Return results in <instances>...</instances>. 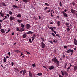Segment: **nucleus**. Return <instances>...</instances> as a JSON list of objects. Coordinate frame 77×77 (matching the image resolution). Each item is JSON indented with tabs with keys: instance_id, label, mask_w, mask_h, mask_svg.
Here are the masks:
<instances>
[{
	"instance_id": "nucleus-25",
	"label": "nucleus",
	"mask_w": 77,
	"mask_h": 77,
	"mask_svg": "<svg viewBox=\"0 0 77 77\" xmlns=\"http://www.w3.org/2000/svg\"><path fill=\"white\" fill-rule=\"evenodd\" d=\"M18 23H22V22H23V20H18L17 21Z\"/></svg>"
},
{
	"instance_id": "nucleus-23",
	"label": "nucleus",
	"mask_w": 77,
	"mask_h": 77,
	"mask_svg": "<svg viewBox=\"0 0 77 77\" xmlns=\"http://www.w3.org/2000/svg\"><path fill=\"white\" fill-rule=\"evenodd\" d=\"M20 32H23V31H24V30H25V29L24 28H20Z\"/></svg>"
},
{
	"instance_id": "nucleus-14",
	"label": "nucleus",
	"mask_w": 77,
	"mask_h": 77,
	"mask_svg": "<svg viewBox=\"0 0 77 77\" xmlns=\"http://www.w3.org/2000/svg\"><path fill=\"white\" fill-rule=\"evenodd\" d=\"M33 32L32 31H29L27 33V35H29V34H31V35H32L33 33Z\"/></svg>"
},
{
	"instance_id": "nucleus-2",
	"label": "nucleus",
	"mask_w": 77,
	"mask_h": 77,
	"mask_svg": "<svg viewBox=\"0 0 77 77\" xmlns=\"http://www.w3.org/2000/svg\"><path fill=\"white\" fill-rule=\"evenodd\" d=\"M41 45L43 48H44L45 47V45L43 42L41 43Z\"/></svg>"
},
{
	"instance_id": "nucleus-63",
	"label": "nucleus",
	"mask_w": 77,
	"mask_h": 77,
	"mask_svg": "<svg viewBox=\"0 0 77 77\" xmlns=\"http://www.w3.org/2000/svg\"><path fill=\"white\" fill-rule=\"evenodd\" d=\"M34 17L35 20H37V18L36 17H35V16H34Z\"/></svg>"
},
{
	"instance_id": "nucleus-24",
	"label": "nucleus",
	"mask_w": 77,
	"mask_h": 77,
	"mask_svg": "<svg viewBox=\"0 0 77 77\" xmlns=\"http://www.w3.org/2000/svg\"><path fill=\"white\" fill-rule=\"evenodd\" d=\"M21 27L22 28H24V25L23 23H21L20 24Z\"/></svg>"
},
{
	"instance_id": "nucleus-34",
	"label": "nucleus",
	"mask_w": 77,
	"mask_h": 77,
	"mask_svg": "<svg viewBox=\"0 0 77 77\" xmlns=\"http://www.w3.org/2000/svg\"><path fill=\"white\" fill-rule=\"evenodd\" d=\"M56 36H58V37H59V38H60V37H61L60 35H59L58 34H56Z\"/></svg>"
},
{
	"instance_id": "nucleus-19",
	"label": "nucleus",
	"mask_w": 77,
	"mask_h": 77,
	"mask_svg": "<svg viewBox=\"0 0 77 77\" xmlns=\"http://www.w3.org/2000/svg\"><path fill=\"white\" fill-rule=\"evenodd\" d=\"M29 77H32V73L30 71L29 72Z\"/></svg>"
},
{
	"instance_id": "nucleus-32",
	"label": "nucleus",
	"mask_w": 77,
	"mask_h": 77,
	"mask_svg": "<svg viewBox=\"0 0 77 77\" xmlns=\"http://www.w3.org/2000/svg\"><path fill=\"white\" fill-rule=\"evenodd\" d=\"M8 14H10V15H12L13 14H12V11H9L8 12Z\"/></svg>"
},
{
	"instance_id": "nucleus-49",
	"label": "nucleus",
	"mask_w": 77,
	"mask_h": 77,
	"mask_svg": "<svg viewBox=\"0 0 77 77\" xmlns=\"http://www.w3.org/2000/svg\"><path fill=\"white\" fill-rule=\"evenodd\" d=\"M2 27H3L1 25V23H0V29H2Z\"/></svg>"
},
{
	"instance_id": "nucleus-40",
	"label": "nucleus",
	"mask_w": 77,
	"mask_h": 77,
	"mask_svg": "<svg viewBox=\"0 0 77 77\" xmlns=\"http://www.w3.org/2000/svg\"><path fill=\"white\" fill-rule=\"evenodd\" d=\"M29 42H30V43H32V39H31V38L29 39Z\"/></svg>"
},
{
	"instance_id": "nucleus-41",
	"label": "nucleus",
	"mask_w": 77,
	"mask_h": 77,
	"mask_svg": "<svg viewBox=\"0 0 77 77\" xmlns=\"http://www.w3.org/2000/svg\"><path fill=\"white\" fill-rule=\"evenodd\" d=\"M65 55L64 54H63L62 56V59H64V58H65Z\"/></svg>"
},
{
	"instance_id": "nucleus-9",
	"label": "nucleus",
	"mask_w": 77,
	"mask_h": 77,
	"mask_svg": "<svg viewBox=\"0 0 77 77\" xmlns=\"http://www.w3.org/2000/svg\"><path fill=\"white\" fill-rule=\"evenodd\" d=\"M71 12L72 14H75V11L72 9H71Z\"/></svg>"
},
{
	"instance_id": "nucleus-8",
	"label": "nucleus",
	"mask_w": 77,
	"mask_h": 77,
	"mask_svg": "<svg viewBox=\"0 0 77 77\" xmlns=\"http://www.w3.org/2000/svg\"><path fill=\"white\" fill-rule=\"evenodd\" d=\"M74 45H77V40H76L75 38L74 39Z\"/></svg>"
},
{
	"instance_id": "nucleus-36",
	"label": "nucleus",
	"mask_w": 77,
	"mask_h": 77,
	"mask_svg": "<svg viewBox=\"0 0 77 77\" xmlns=\"http://www.w3.org/2000/svg\"><path fill=\"white\" fill-rule=\"evenodd\" d=\"M14 69L15 71H16V72H18V71H19V70H18V69L16 68H14Z\"/></svg>"
},
{
	"instance_id": "nucleus-60",
	"label": "nucleus",
	"mask_w": 77,
	"mask_h": 77,
	"mask_svg": "<svg viewBox=\"0 0 77 77\" xmlns=\"http://www.w3.org/2000/svg\"><path fill=\"white\" fill-rule=\"evenodd\" d=\"M6 58H8V59H9V56H6Z\"/></svg>"
},
{
	"instance_id": "nucleus-6",
	"label": "nucleus",
	"mask_w": 77,
	"mask_h": 77,
	"mask_svg": "<svg viewBox=\"0 0 77 77\" xmlns=\"http://www.w3.org/2000/svg\"><path fill=\"white\" fill-rule=\"evenodd\" d=\"M31 26L29 24H26V28L27 29H29L30 28Z\"/></svg>"
},
{
	"instance_id": "nucleus-56",
	"label": "nucleus",
	"mask_w": 77,
	"mask_h": 77,
	"mask_svg": "<svg viewBox=\"0 0 77 77\" xmlns=\"http://www.w3.org/2000/svg\"><path fill=\"white\" fill-rule=\"evenodd\" d=\"M6 16H7V17H9V14H7Z\"/></svg>"
},
{
	"instance_id": "nucleus-18",
	"label": "nucleus",
	"mask_w": 77,
	"mask_h": 77,
	"mask_svg": "<svg viewBox=\"0 0 77 77\" xmlns=\"http://www.w3.org/2000/svg\"><path fill=\"white\" fill-rule=\"evenodd\" d=\"M22 37L23 38H26V33L22 35Z\"/></svg>"
},
{
	"instance_id": "nucleus-1",
	"label": "nucleus",
	"mask_w": 77,
	"mask_h": 77,
	"mask_svg": "<svg viewBox=\"0 0 77 77\" xmlns=\"http://www.w3.org/2000/svg\"><path fill=\"white\" fill-rule=\"evenodd\" d=\"M61 72L62 74V75H63H63H65V76H68V74L67 73V72H66V71H61Z\"/></svg>"
},
{
	"instance_id": "nucleus-43",
	"label": "nucleus",
	"mask_w": 77,
	"mask_h": 77,
	"mask_svg": "<svg viewBox=\"0 0 77 77\" xmlns=\"http://www.w3.org/2000/svg\"><path fill=\"white\" fill-rule=\"evenodd\" d=\"M8 54L9 57H10L11 56V52H9L8 53Z\"/></svg>"
},
{
	"instance_id": "nucleus-39",
	"label": "nucleus",
	"mask_w": 77,
	"mask_h": 77,
	"mask_svg": "<svg viewBox=\"0 0 77 77\" xmlns=\"http://www.w3.org/2000/svg\"><path fill=\"white\" fill-rule=\"evenodd\" d=\"M51 35L52 36H54V37H55V34H54V33L53 32H52L51 33Z\"/></svg>"
},
{
	"instance_id": "nucleus-51",
	"label": "nucleus",
	"mask_w": 77,
	"mask_h": 77,
	"mask_svg": "<svg viewBox=\"0 0 77 77\" xmlns=\"http://www.w3.org/2000/svg\"><path fill=\"white\" fill-rule=\"evenodd\" d=\"M60 6H62V2H60Z\"/></svg>"
},
{
	"instance_id": "nucleus-17",
	"label": "nucleus",
	"mask_w": 77,
	"mask_h": 77,
	"mask_svg": "<svg viewBox=\"0 0 77 77\" xmlns=\"http://www.w3.org/2000/svg\"><path fill=\"white\" fill-rule=\"evenodd\" d=\"M56 63L57 65V66H59V60H57Z\"/></svg>"
},
{
	"instance_id": "nucleus-57",
	"label": "nucleus",
	"mask_w": 77,
	"mask_h": 77,
	"mask_svg": "<svg viewBox=\"0 0 77 77\" xmlns=\"http://www.w3.org/2000/svg\"><path fill=\"white\" fill-rule=\"evenodd\" d=\"M5 19H8V17L6 16H5Z\"/></svg>"
},
{
	"instance_id": "nucleus-59",
	"label": "nucleus",
	"mask_w": 77,
	"mask_h": 77,
	"mask_svg": "<svg viewBox=\"0 0 77 77\" xmlns=\"http://www.w3.org/2000/svg\"><path fill=\"white\" fill-rule=\"evenodd\" d=\"M51 30L52 32H54V29H53V28L51 29Z\"/></svg>"
},
{
	"instance_id": "nucleus-30",
	"label": "nucleus",
	"mask_w": 77,
	"mask_h": 77,
	"mask_svg": "<svg viewBox=\"0 0 77 77\" xmlns=\"http://www.w3.org/2000/svg\"><path fill=\"white\" fill-rule=\"evenodd\" d=\"M13 8H19L17 6H16V5H13Z\"/></svg>"
},
{
	"instance_id": "nucleus-22",
	"label": "nucleus",
	"mask_w": 77,
	"mask_h": 77,
	"mask_svg": "<svg viewBox=\"0 0 77 77\" xmlns=\"http://www.w3.org/2000/svg\"><path fill=\"white\" fill-rule=\"evenodd\" d=\"M0 14L2 17H3L4 16V13H1V12H0Z\"/></svg>"
},
{
	"instance_id": "nucleus-54",
	"label": "nucleus",
	"mask_w": 77,
	"mask_h": 77,
	"mask_svg": "<svg viewBox=\"0 0 77 77\" xmlns=\"http://www.w3.org/2000/svg\"><path fill=\"white\" fill-rule=\"evenodd\" d=\"M49 23L50 24H53V22L51 21L49 22Z\"/></svg>"
},
{
	"instance_id": "nucleus-27",
	"label": "nucleus",
	"mask_w": 77,
	"mask_h": 77,
	"mask_svg": "<svg viewBox=\"0 0 77 77\" xmlns=\"http://www.w3.org/2000/svg\"><path fill=\"white\" fill-rule=\"evenodd\" d=\"M37 75H39V76H41L42 75V73H39L37 74Z\"/></svg>"
},
{
	"instance_id": "nucleus-47",
	"label": "nucleus",
	"mask_w": 77,
	"mask_h": 77,
	"mask_svg": "<svg viewBox=\"0 0 77 77\" xmlns=\"http://www.w3.org/2000/svg\"><path fill=\"white\" fill-rule=\"evenodd\" d=\"M48 28L49 29H51L53 28L49 26H48Z\"/></svg>"
},
{
	"instance_id": "nucleus-21",
	"label": "nucleus",
	"mask_w": 77,
	"mask_h": 77,
	"mask_svg": "<svg viewBox=\"0 0 77 77\" xmlns=\"http://www.w3.org/2000/svg\"><path fill=\"white\" fill-rule=\"evenodd\" d=\"M57 24L58 25V26H60V21H58L57 22Z\"/></svg>"
},
{
	"instance_id": "nucleus-53",
	"label": "nucleus",
	"mask_w": 77,
	"mask_h": 77,
	"mask_svg": "<svg viewBox=\"0 0 77 77\" xmlns=\"http://www.w3.org/2000/svg\"><path fill=\"white\" fill-rule=\"evenodd\" d=\"M68 47H67V46H64V48H67Z\"/></svg>"
},
{
	"instance_id": "nucleus-50",
	"label": "nucleus",
	"mask_w": 77,
	"mask_h": 77,
	"mask_svg": "<svg viewBox=\"0 0 77 77\" xmlns=\"http://www.w3.org/2000/svg\"><path fill=\"white\" fill-rule=\"evenodd\" d=\"M48 42H50L51 44H53V42L51 41H49Z\"/></svg>"
},
{
	"instance_id": "nucleus-58",
	"label": "nucleus",
	"mask_w": 77,
	"mask_h": 77,
	"mask_svg": "<svg viewBox=\"0 0 77 77\" xmlns=\"http://www.w3.org/2000/svg\"><path fill=\"white\" fill-rule=\"evenodd\" d=\"M59 77H63V76H62V75H59Z\"/></svg>"
},
{
	"instance_id": "nucleus-31",
	"label": "nucleus",
	"mask_w": 77,
	"mask_h": 77,
	"mask_svg": "<svg viewBox=\"0 0 77 77\" xmlns=\"http://www.w3.org/2000/svg\"><path fill=\"white\" fill-rule=\"evenodd\" d=\"M45 5L47 6H50V4H48L47 3H45Z\"/></svg>"
},
{
	"instance_id": "nucleus-15",
	"label": "nucleus",
	"mask_w": 77,
	"mask_h": 77,
	"mask_svg": "<svg viewBox=\"0 0 77 77\" xmlns=\"http://www.w3.org/2000/svg\"><path fill=\"white\" fill-rule=\"evenodd\" d=\"M30 0H22L23 2L24 3H28L29 1H30Z\"/></svg>"
},
{
	"instance_id": "nucleus-55",
	"label": "nucleus",
	"mask_w": 77,
	"mask_h": 77,
	"mask_svg": "<svg viewBox=\"0 0 77 77\" xmlns=\"http://www.w3.org/2000/svg\"><path fill=\"white\" fill-rule=\"evenodd\" d=\"M11 64H12V66H14V62H12Z\"/></svg>"
},
{
	"instance_id": "nucleus-20",
	"label": "nucleus",
	"mask_w": 77,
	"mask_h": 77,
	"mask_svg": "<svg viewBox=\"0 0 77 77\" xmlns=\"http://www.w3.org/2000/svg\"><path fill=\"white\" fill-rule=\"evenodd\" d=\"M26 73V70L25 69H24L23 71V75H25V74Z\"/></svg>"
},
{
	"instance_id": "nucleus-5",
	"label": "nucleus",
	"mask_w": 77,
	"mask_h": 77,
	"mask_svg": "<svg viewBox=\"0 0 77 77\" xmlns=\"http://www.w3.org/2000/svg\"><path fill=\"white\" fill-rule=\"evenodd\" d=\"M70 52L71 53H73L74 52V51L73 50H72L71 49H68L67 51H66V53H70Z\"/></svg>"
},
{
	"instance_id": "nucleus-26",
	"label": "nucleus",
	"mask_w": 77,
	"mask_h": 77,
	"mask_svg": "<svg viewBox=\"0 0 77 77\" xmlns=\"http://www.w3.org/2000/svg\"><path fill=\"white\" fill-rule=\"evenodd\" d=\"M17 17H18V18H20L21 17V14H19L17 15Z\"/></svg>"
},
{
	"instance_id": "nucleus-33",
	"label": "nucleus",
	"mask_w": 77,
	"mask_h": 77,
	"mask_svg": "<svg viewBox=\"0 0 77 77\" xmlns=\"http://www.w3.org/2000/svg\"><path fill=\"white\" fill-rule=\"evenodd\" d=\"M32 66L33 67H35V66H36V64L35 63H34V64H32Z\"/></svg>"
},
{
	"instance_id": "nucleus-7",
	"label": "nucleus",
	"mask_w": 77,
	"mask_h": 77,
	"mask_svg": "<svg viewBox=\"0 0 77 77\" xmlns=\"http://www.w3.org/2000/svg\"><path fill=\"white\" fill-rule=\"evenodd\" d=\"M62 13L63 14L64 17H68V15H67V14H66V13H65V12L63 11L62 12Z\"/></svg>"
},
{
	"instance_id": "nucleus-35",
	"label": "nucleus",
	"mask_w": 77,
	"mask_h": 77,
	"mask_svg": "<svg viewBox=\"0 0 77 77\" xmlns=\"http://www.w3.org/2000/svg\"><path fill=\"white\" fill-rule=\"evenodd\" d=\"M16 30L17 31V32L21 31V30H20V29H19V28H17Z\"/></svg>"
},
{
	"instance_id": "nucleus-37",
	"label": "nucleus",
	"mask_w": 77,
	"mask_h": 77,
	"mask_svg": "<svg viewBox=\"0 0 77 77\" xmlns=\"http://www.w3.org/2000/svg\"><path fill=\"white\" fill-rule=\"evenodd\" d=\"M2 4L3 6H6V4L4 2H2Z\"/></svg>"
},
{
	"instance_id": "nucleus-48",
	"label": "nucleus",
	"mask_w": 77,
	"mask_h": 77,
	"mask_svg": "<svg viewBox=\"0 0 77 77\" xmlns=\"http://www.w3.org/2000/svg\"><path fill=\"white\" fill-rule=\"evenodd\" d=\"M9 32H10V29L9 28L8 29V31L6 32V33H8Z\"/></svg>"
},
{
	"instance_id": "nucleus-10",
	"label": "nucleus",
	"mask_w": 77,
	"mask_h": 77,
	"mask_svg": "<svg viewBox=\"0 0 77 77\" xmlns=\"http://www.w3.org/2000/svg\"><path fill=\"white\" fill-rule=\"evenodd\" d=\"M54 66H49L48 69H50V70H51V69H54Z\"/></svg>"
},
{
	"instance_id": "nucleus-29",
	"label": "nucleus",
	"mask_w": 77,
	"mask_h": 77,
	"mask_svg": "<svg viewBox=\"0 0 77 77\" xmlns=\"http://www.w3.org/2000/svg\"><path fill=\"white\" fill-rule=\"evenodd\" d=\"M40 38L42 39V41H43V42H45V39L42 37H41Z\"/></svg>"
},
{
	"instance_id": "nucleus-42",
	"label": "nucleus",
	"mask_w": 77,
	"mask_h": 77,
	"mask_svg": "<svg viewBox=\"0 0 77 77\" xmlns=\"http://www.w3.org/2000/svg\"><path fill=\"white\" fill-rule=\"evenodd\" d=\"M50 12V9L48 11H46V13H47L48 14Z\"/></svg>"
},
{
	"instance_id": "nucleus-61",
	"label": "nucleus",
	"mask_w": 77,
	"mask_h": 77,
	"mask_svg": "<svg viewBox=\"0 0 77 77\" xmlns=\"http://www.w3.org/2000/svg\"><path fill=\"white\" fill-rule=\"evenodd\" d=\"M67 31H69L70 30V29L69 28H68L67 29Z\"/></svg>"
},
{
	"instance_id": "nucleus-4",
	"label": "nucleus",
	"mask_w": 77,
	"mask_h": 77,
	"mask_svg": "<svg viewBox=\"0 0 77 77\" xmlns=\"http://www.w3.org/2000/svg\"><path fill=\"white\" fill-rule=\"evenodd\" d=\"M9 19L10 21H13V20H15V17L13 16H10Z\"/></svg>"
},
{
	"instance_id": "nucleus-45",
	"label": "nucleus",
	"mask_w": 77,
	"mask_h": 77,
	"mask_svg": "<svg viewBox=\"0 0 77 77\" xmlns=\"http://www.w3.org/2000/svg\"><path fill=\"white\" fill-rule=\"evenodd\" d=\"M26 51V52L27 54H30V52H29L27 51Z\"/></svg>"
},
{
	"instance_id": "nucleus-38",
	"label": "nucleus",
	"mask_w": 77,
	"mask_h": 77,
	"mask_svg": "<svg viewBox=\"0 0 77 77\" xmlns=\"http://www.w3.org/2000/svg\"><path fill=\"white\" fill-rule=\"evenodd\" d=\"M35 37H36V35H33V36H32V37H31V38H35Z\"/></svg>"
},
{
	"instance_id": "nucleus-3",
	"label": "nucleus",
	"mask_w": 77,
	"mask_h": 77,
	"mask_svg": "<svg viewBox=\"0 0 77 77\" xmlns=\"http://www.w3.org/2000/svg\"><path fill=\"white\" fill-rule=\"evenodd\" d=\"M52 61L54 62V63H56V62H57V59L56 57H54L52 59Z\"/></svg>"
},
{
	"instance_id": "nucleus-44",
	"label": "nucleus",
	"mask_w": 77,
	"mask_h": 77,
	"mask_svg": "<svg viewBox=\"0 0 77 77\" xmlns=\"http://www.w3.org/2000/svg\"><path fill=\"white\" fill-rule=\"evenodd\" d=\"M69 46L70 47H71V48H72V47H74V45H69Z\"/></svg>"
},
{
	"instance_id": "nucleus-13",
	"label": "nucleus",
	"mask_w": 77,
	"mask_h": 77,
	"mask_svg": "<svg viewBox=\"0 0 77 77\" xmlns=\"http://www.w3.org/2000/svg\"><path fill=\"white\" fill-rule=\"evenodd\" d=\"M0 31L1 32H2V33H5V30L3 29H1Z\"/></svg>"
},
{
	"instance_id": "nucleus-28",
	"label": "nucleus",
	"mask_w": 77,
	"mask_h": 77,
	"mask_svg": "<svg viewBox=\"0 0 77 77\" xmlns=\"http://www.w3.org/2000/svg\"><path fill=\"white\" fill-rule=\"evenodd\" d=\"M3 61L4 62H6V57H5L4 58Z\"/></svg>"
},
{
	"instance_id": "nucleus-11",
	"label": "nucleus",
	"mask_w": 77,
	"mask_h": 77,
	"mask_svg": "<svg viewBox=\"0 0 77 77\" xmlns=\"http://www.w3.org/2000/svg\"><path fill=\"white\" fill-rule=\"evenodd\" d=\"M73 69L74 71H75L77 69V66H75L73 67Z\"/></svg>"
},
{
	"instance_id": "nucleus-52",
	"label": "nucleus",
	"mask_w": 77,
	"mask_h": 77,
	"mask_svg": "<svg viewBox=\"0 0 77 77\" xmlns=\"http://www.w3.org/2000/svg\"><path fill=\"white\" fill-rule=\"evenodd\" d=\"M48 9V7H45V8H44V10H47V9Z\"/></svg>"
},
{
	"instance_id": "nucleus-64",
	"label": "nucleus",
	"mask_w": 77,
	"mask_h": 77,
	"mask_svg": "<svg viewBox=\"0 0 77 77\" xmlns=\"http://www.w3.org/2000/svg\"><path fill=\"white\" fill-rule=\"evenodd\" d=\"M12 35H14V32H13L12 34Z\"/></svg>"
},
{
	"instance_id": "nucleus-62",
	"label": "nucleus",
	"mask_w": 77,
	"mask_h": 77,
	"mask_svg": "<svg viewBox=\"0 0 77 77\" xmlns=\"http://www.w3.org/2000/svg\"><path fill=\"white\" fill-rule=\"evenodd\" d=\"M23 71L21 70L20 72V73H23Z\"/></svg>"
},
{
	"instance_id": "nucleus-16",
	"label": "nucleus",
	"mask_w": 77,
	"mask_h": 77,
	"mask_svg": "<svg viewBox=\"0 0 77 77\" xmlns=\"http://www.w3.org/2000/svg\"><path fill=\"white\" fill-rule=\"evenodd\" d=\"M14 52H16V53H20V52H21L19 50H16L14 51Z\"/></svg>"
},
{
	"instance_id": "nucleus-46",
	"label": "nucleus",
	"mask_w": 77,
	"mask_h": 77,
	"mask_svg": "<svg viewBox=\"0 0 77 77\" xmlns=\"http://www.w3.org/2000/svg\"><path fill=\"white\" fill-rule=\"evenodd\" d=\"M65 25H66V26H69V23H65Z\"/></svg>"
},
{
	"instance_id": "nucleus-12",
	"label": "nucleus",
	"mask_w": 77,
	"mask_h": 77,
	"mask_svg": "<svg viewBox=\"0 0 77 77\" xmlns=\"http://www.w3.org/2000/svg\"><path fill=\"white\" fill-rule=\"evenodd\" d=\"M67 63H64L63 65V68H65L66 69V66H67Z\"/></svg>"
}]
</instances>
